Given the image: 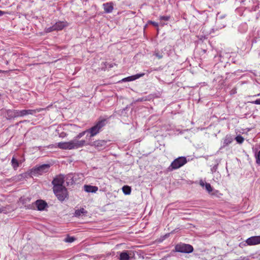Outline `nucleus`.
Masks as SVG:
<instances>
[{"mask_svg": "<svg viewBox=\"0 0 260 260\" xmlns=\"http://www.w3.org/2000/svg\"><path fill=\"white\" fill-rule=\"evenodd\" d=\"M110 117L111 116L105 118L100 117L98 121L93 126L87 129V135L86 136V139L88 140V141L92 140L93 137L102 131L103 127L108 123V121Z\"/></svg>", "mask_w": 260, "mask_h": 260, "instance_id": "1", "label": "nucleus"}, {"mask_svg": "<svg viewBox=\"0 0 260 260\" xmlns=\"http://www.w3.org/2000/svg\"><path fill=\"white\" fill-rule=\"evenodd\" d=\"M83 142L70 141L66 142H59L57 143V147L61 149L71 150L81 148Z\"/></svg>", "mask_w": 260, "mask_h": 260, "instance_id": "2", "label": "nucleus"}, {"mask_svg": "<svg viewBox=\"0 0 260 260\" xmlns=\"http://www.w3.org/2000/svg\"><path fill=\"white\" fill-rule=\"evenodd\" d=\"M87 146L94 147L98 150H102L107 148L109 144H108L110 140H98L96 141L89 140L88 141Z\"/></svg>", "mask_w": 260, "mask_h": 260, "instance_id": "3", "label": "nucleus"}, {"mask_svg": "<svg viewBox=\"0 0 260 260\" xmlns=\"http://www.w3.org/2000/svg\"><path fill=\"white\" fill-rule=\"evenodd\" d=\"M187 162V159L184 156H180L175 159L169 167L168 169L170 171L178 169L184 166Z\"/></svg>", "mask_w": 260, "mask_h": 260, "instance_id": "4", "label": "nucleus"}, {"mask_svg": "<svg viewBox=\"0 0 260 260\" xmlns=\"http://www.w3.org/2000/svg\"><path fill=\"white\" fill-rule=\"evenodd\" d=\"M65 181L64 176L62 174L56 176L52 181V184L53 185V190H57L58 189L66 187L63 185Z\"/></svg>", "mask_w": 260, "mask_h": 260, "instance_id": "5", "label": "nucleus"}, {"mask_svg": "<svg viewBox=\"0 0 260 260\" xmlns=\"http://www.w3.org/2000/svg\"><path fill=\"white\" fill-rule=\"evenodd\" d=\"M193 251V248L192 246L190 244H187L184 243H179L175 245L174 250L173 251L189 253Z\"/></svg>", "mask_w": 260, "mask_h": 260, "instance_id": "6", "label": "nucleus"}, {"mask_svg": "<svg viewBox=\"0 0 260 260\" xmlns=\"http://www.w3.org/2000/svg\"><path fill=\"white\" fill-rule=\"evenodd\" d=\"M50 167L49 164H43L39 166H36L31 170L30 174L34 176L42 175L48 172Z\"/></svg>", "mask_w": 260, "mask_h": 260, "instance_id": "7", "label": "nucleus"}, {"mask_svg": "<svg viewBox=\"0 0 260 260\" xmlns=\"http://www.w3.org/2000/svg\"><path fill=\"white\" fill-rule=\"evenodd\" d=\"M57 199L60 202H63L68 196V192L66 187L59 188L56 191L53 190Z\"/></svg>", "mask_w": 260, "mask_h": 260, "instance_id": "8", "label": "nucleus"}, {"mask_svg": "<svg viewBox=\"0 0 260 260\" xmlns=\"http://www.w3.org/2000/svg\"><path fill=\"white\" fill-rule=\"evenodd\" d=\"M43 109H28L19 110V117H23L27 115H34L37 112H41Z\"/></svg>", "mask_w": 260, "mask_h": 260, "instance_id": "9", "label": "nucleus"}, {"mask_svg": "<svg viewBox=\"0 0 260 260\" xmlns=\"http://www.w3.org/2000/svg\"><path fill=\"white\" fill-rule=\"evenodd\" d=\"M85 135H87V129L79 133L75 138L72 140V141H77V142H83V144L81 146V148L83 147L84 146H87L88 140H79L81 138L84 136Z\"/></svg>", "mask_w": 260, "mask_h": 260, "instance_id": "10", "label": "nucleus"}, {"mask_svg": "<svg viewBox=\"0 0 260 260\" xmlns=\"http://www.w3.org/2000/svg\"><path fill=\"white\" fill-rule=\"evenodd\" d=\"M134 255L132 251L124 250L119 253V260H129L131 257Z\"/></svg>", "mask_w": 260, "mask_h": 260, "instance_id": "11", "label": "nucleus"}, {"mask_svg": "<svg viewBox=\"0 0 260 260\" xmlns=\"http://www.w3.org/2000/svg\"><path fill=\"white\" fill-rule=\"evenodd\" d=\"M246 243L248 245H255L260 244V236H252L248 238L246 240Z\"/></svg>", "mask_w": 260, "mask_h": 260, "instance_id": "12", "label": "nucleus"}, {"mask_svg": "<svg viewBox=\"0 0 260 260\" xmlns=\"http://www.w3.org/2000/svg\"><path fill=\"white\" fill-rule=\"evenodd\" d=\"M35 204L38 210L43 211L44 210L46 207L48 206L47 203L42 200H38Z\"/></svg>", "mask_w": 260, "mask_h": 260, "instance_id": "13", "label": "nucleus"}, {"mask_svg": "<svg viewBox=\"0 0 260 260\" xmlns=\"http://www.w3.org/2000/svg\"><path fill=\"white\" fill-rule=\"evenodd\" d=\"M7 118L9 119H14L19 117V110H8L7 111Z\"/></svg>", "mask_w": 260, "mask_h": 260, "instance_id": "14", "label": "nucleus"}, {"mask_svg": "<svg viewBox=\"0 0 260 260\" xmlns=\"http://www.w3.org/2000/svg\"><path fill=\"white\" fill-rule=\"evenodd\" d=\"M144 73H140V74H137L134 75H132L126 78H123L122 79V82H129V81H134L137 79H139L140 77H143L144 76Z\"/></svg>", "mask_w": 260, "mask_h": 260, "instance_id": "15", "label": "nucleus"}, {"mask_svg": "<svg viewBox=\"0 0 260 260\" xmlns=\"http://www.w3.org/2000/svg\"><path fill=\"white\" fill-rule=\"evenodd\" d=\"M68 25V23L66 21H59L56 22L54 24L55 29L56 31H59L63 29L65 27Z\"/></svg>", "mask_w": 260, "mask_h": 260, "instance_id": "16", "label": "nucleus"}, {"mask_svg": "<svg viewBox=\"0 0 260 260\" xmlns=\"http://www.w3.org/2000/svg\"><path fill=\"white\" fill-rule=\"evenodd\" d=\"M104 11L106 13H110L113 10L114 4L112 2L104 3L103 5Z\"/></svg>", "mask_w": 260, "mask_h": 260, "instance_id": "17", "label": "nucleus"}, {"mask_svg": "<svg viewBox=\"0 0 260 260\" xmlns=\"http://www.w3.org/2000/svg\"><path fill=\"white\" fill-rule=\"evenodd\" d=\"M65 177L66 180V184L67 186L70 185H73L75 183V180L74 179V176L73 174H69Z\"/></svg>", "mask_w": 260, "mask_h": 260, "instance_id": "18", "label": "nucleus"}, {"mask_svg": "<svg viewBox=\"0 0 260 260\" xmlns=\"http://www.w3.org/2000/svg\"><path fill=\"white\" fill-rule=\"evenodd\" d=\"M84 190L87 192L95 193L98 190V187L96 186L90 185H85L84 186Z\"/></svg>", "mask_w": 260, "mask_h": 260, "instance_id": "19", "label": "nucleus"}, {"mask_svg": "<svg viewBox=\"0 0 260 260\" xmlns=\"http://www.w3.org/2000/svg\"><path fill=\"white\" fill-rule=\"evenodd\" d=\"M12 210L10 205H7L5 207H0V213L8 214Z\"/></svg>", "mask_w": 260, "mask_h": 260, "instance_id": "20", "label": "nucleus"}, {"mask_svg": "<svg viewBox=\"0 0 260 260\" xmlns=\"http://www.w3.org/2000/svg\"><path fill=\"white\" fill-rule=\"evenodd\" d=\"M123 193L125 195H129L131 193V187L128 185H124L122 188Z\"/></svg>", "mask_w": 260, "mask_h": 260, "instance_id": "21", "label": "nucleus"}, {"mask_svg": "<svg viewBox=\"0 0 260 260\" xmlns=\"http://www.w3.org/2000/svg\"><path fill=\"white\" fill-rule=\"evenodd\" d=\"M87 213V211L84 208H81L79 210H76L75 212L76 216H80L81 215H84Z\"/></svg>", "mask_w": 260, "mask_h": 260, "instance_id": "22", "label": "nucleus"}, {"mask_svg": "<svg viewBox=\"0 0 260 260\" xmlns=\"http://www.w3.org/2000/svg\"><path fill=\"white\" fill-rule=\"evenodd\" d=\"M11 164L13 169L16 170L19 167L18 161L14 157H13L11 160Z\"/></svg>", "mask_w": 260, "mask_h": 260, "instance_id": "23", "label": "nucleus"}, {"mask_svg": "<svg viewBox=\"0 0 260 260\" xmlns=\"http://www.w3.org/2000/svg\"><path fill=\"white\" fill-rule=\"evenodd\" d=\"M76 240L75 238L74 237H71L70 236H68L64 240V241L67 243H72Z\"/></svg>", "mask_w": 260, "mask_h": 260, "instance_id": "24", "label": "nucleus"}, {"mask_svg": "<svg viewBox=\"0 0 260 260\" xmlns=\"http://www.w3.org/2000/svg\"><path fill=\"white\" fill-rule=\"evenodd\" d=\"M235 139H236V141L237 142V143L239 144H242L244 140V138L240 135H238L235 138Z\"/></svg>", "mask_w": 260, "mask_h": 260, "instance_id": "25", "label": "nucleus"}, {"mask_svg": "<svg viewBox=\"0 0 260 260\" xmlns=\"http://www.w3.org/2000/svg\"><path fill=\"white\" fill-rule=\"evenodd\" d=\"M154 55L158 59H161L163 57V53L162 52H160L159 51L156 50L154 52Z\"/></svg>", "mask_w": 260, "mask_h": 260, "instance_id": "26", "label": "nucleus"}, {"mask_svg": "<svg viewBox=\"0 0 260 260\" xmlns=\"http://www.w3.org/2000/svg\"><path fill=\"white\" fill-rule=\"evenodd\" d=\"M55 29L54 25H52V26L45 28V32L46 33L51 32L55 31Z\"/></svg>", "mask_w": 260, "mask_h": 260, "instance_id": "27", "label": "nucleus"}, {"mask_svg": "<svg viewBox=\"0 0 260 260\" xmlns=\"http://www.w3.org/2000/svg\"><path fill=\"white\" fill-rule=\"evenodd\" d=\"M205 188L209 193H210L212 191V188L209 183H205Z\"/></svg>", "mask_w": 260, "mask_h": 260, "instance_id": "28", "label": "nucleus"}, {"mask_svg": "<svg viewBox=\"0 0 260 260\" xmlns=\"http://www.w3.org/2000/svg\"><path fill=\"white\" fill-rule=\"evenodd\" d=\"M255 156L256 164L260 165V150L255 154Z\"/></svg>", "mask_w": 260, "mask_h": 260, "instance_id": "29", "label": "nucleus"}, {"mask_svg": "<svg viewBox=\"0 0 260 260\" xmlns=\"http://www.w3.org/2000/svg\"><path fill=\"white\" fill-rule=\"evenodd\" d=\"M160 20L168 21L170 19V16H161L159 17Z\"/></svg>", "mask_w": 260, "mask_h": 260, "instance_id": "30", "label": "nucleus"}, {"mask_svg": "<svg viewBox=\"0 0 260 260\" xmlns=\"http://www.w3.org/2000/svg\"><path fill=\"white\" fill-rule=\"evenodd\" d=\"M148 23L149 24H152L155 27H158V23H157L155 21H152L149 20V21H148Z\"/></svg>", "mask_w": 260, "mask_h": 260, "instance_id": "31", "label": "nucleus"}, {"mask_svg": "<svg viewBox=\"0 0 260 260\" xmlns=\"http://www.w3.org/2000/svg\"><path fill=\"white\" fill-rule=\"evenodd\" d=\"M251 103L256 105H260V99H257L255 101L250 102Z\"/></svg>", "mask_w": 260, "mask_h": 260, "instance_id": "32", "label": "nucleus"}, {"mask_svg": "<svg viewBox=\"0 0 260 260\" xmlns=\"http://www.w3.org/2000/svg\"><path fill=\"white\" fill-rule=\"evenodd\" d=\"M114 65H116L115 63H107V65H106V67L109 68H112L113 67Z\"/></svg>", "mask_w": 260, "mask_h": 260, "instance_id": "33", "label": "nucleus"}, {"mask_svg": "<svg viewBox=\"0 0 260 260\" xmlns=\"http://www.w3.org/2000/svg\"><path fill=\"white\" fill-rule=\"evenodd\" d=\"M200 184L201 186L204 187L205 186V183H204L202 180L200 181Z\"/></svg>", "mask_w": 260, "mask_h": 260, "instance_id": "34", "label": "nucleus"}, {"mask_svg": "<svg viewBox=\"0 0 260 260\" xmlns=\"http://www.w3.org/2000/svg\"><path fill=\"white\" fill-rule=\"evenodd\" d=\"M6 13V12L0 10V16H3L4 14H5Z\"/></svg>", "mask_w": 260, "mask_h": 260, "instance_id": "35", "label": "nucleus"}, {"mask_svg": "<svg viewBox=\"0 0 260 260\" xmlns=\"http://www.w3.org/2000/svg\"><path fill=\"white\" fill-rule=\"evenodd\" d=\"M226 137L227 136L225 137V139H224V144L225 145H227L228 144V142H227L228 140L226 139Z\"/></svg>", "mask_w": 260, "mask_h": 260, "instance_id": "36", "label": "nucleus"}, {"mask_svg": "<svg viewBox=\"0 0 260 260\" xmlns=\"http://www.w3.org/2000/svg\"><path fill=\"white\" fill-rule=\"evenodd\" d=\"M255 96H260V93H258V94L255 95Z\"/></svg>", "mask_w": 260, "mask_h": 260, "instance_id": "37", "label": "nucleus"}, {"mask_svg": "<svg viewBox=\"0 0 260 260\" xmlns=\"http://www.w3.org/2000/svg\"><path fill=\"white\" fill-rule=\"evenodd\" d=\"M225 168L228 170V166H226Z\"/></svg>", "mask_w": 260, "mask_h": 260, "instance_id": "38", "label": "nucleus"}]
</instances>
